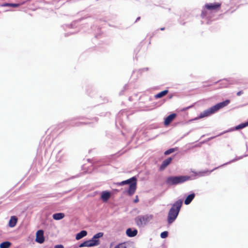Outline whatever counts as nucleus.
Returning a JSON list of instances; mask_svg holds the SVG:
<instances>
[{
  "instance_id": "f257e3e1",
  "label": "nucleus",
  "mask_w": 248,
  "mask_h": 248,
  "mask_svg": "<svg viewBox=\"0 0 248 248\" xmlns=\"http://www.w3.org/2000/svg\"><path fill=\"white\" fill-rule=\"evenodd\" d=\"M183 203L182 200L176 201L170 210L168 216V222L169 224L172 223L178 215Z\"/></svg>"
},
{
  "instance_id": "f03ea898",
  "label": "nucleus",
  "mask_w": 248,
  "mask_h": 248,
  "mask_svg": "<svg viewBox=\"0 0 248 248\" xmlns=\"http://www.w3.org/2000/svg\"><path fill=\"white\" fill-rule=\"evenodd\" d=\"M126 184H129V187L127 193L129 196L133 195L137 188V179L135 177H133L128 180L123 181L121 182L117 183V186H123Z\"/></svg>"
},
{
  "instance_id": "7ed1b4c3",
  "label": "nucleus",
  "mask_w": 248,
  "mask_h": 248,
  "mask_svg": "<svg viewBox=\"0 0 248 248\" xmlns=\"http://www.w3.org/2000/svg\"><path fill=\"white\" fill-rule=\"evenodd\" d=\"M190 179V177L188 176H170L167 178L166 182L168 185H176L187 181Z\"/></svg>"
},
{
  "instance_id": "20e7f679",
  "label": "nucleus",
  "mask_w": 248,
  "mask_h": 248,
  "mask_svg": "<svg viewBox=\"0 0 248 248\" xmlns=\"http://www.w3.org/2000/svg\"><path fill=\"white\" fill-rule=\"evenodd\" d=\"M103 235V232H98L97 234H95L92 238V239L84 241L83 243L80 244L79 245V247H90L97 246L99 244L98 238L102 237Z\"/></svg>"
},
{
  "instance_id": "39448f33",
  "label": "nucleus",
  "mask_w": 248,
  "mask_h": 248,
  "mask_svg": "<svg viewBox=\"0 0 248 248\" xmlns=\"http://www.w3.org/2000/svg\"><path fill=\"white\" fill-rule=\"evenodd\" d=\"M153 218V215H146L144 216H138L135 218V220L137 225L139 227H141L150 221Z\"/></svg>"
},
{
  "instance_id": "423d86ee",
  "label": "nucleus",
  "mask_w": 248,
  "mask_h": 248,
  "mask_svg": "<svg viewBox=\"0 0 248 248\" xmlns=\"http://www.w3.org/2000/svg\"><path fill=\"white\" fill-rule=\"evenodd\" d=\"M221 3L215 2L214 3H207L205 5V7L208 10L217 11L220 8Z\"/></svg>"
},
{
  "instance_id": "0eeeda50",
  "label": "nucleus",
  "mask_w": 248,
  "mask_h": 248,
  "mask_svg": "<svg viewBox=\"0 0 248 248\" xmlns=\"http://www.w3.org/2000/svg\"><path fill=\"white\" fill-rule=\"evenodd\" d=\"M215 112H216V111H215L214 108H213V107H211L210 108H209L206 110H205L203 112H201L198 118L199 119H202L204 117L209 116L210 115H211Z\"/></svg>"
},
{
  "instance_id": "6e6552de",
  "label": "nucleus",
  "mask_w": 248,
  "mask_h": 248,
  "mask_svg": "<svg viewBox=\"0 0 248 248\" xmlns=\"http://www.w3.org/2000/svg\"><path fill=\"white\" fill-rule=\"evenodd\" d=\"M230 102V100L227 99L224 101L219 103L216 105L213 106V108H214L216 112L219 109L222 108L226 106H227Z\"/></svg>"
},
{
  "instance_id": "1a4fd4ad",
  "label": "nucleus",
  "mask_w": 248,
  "mask_h": 248,
  "mask_svg": "<svg viewBox=\"0 0 248 248\" xmlns=\"http://www.w3.org/2000/svg\"><path fill=\"white\" fill-rule=\"evenodd\" d=\"M36 241L40 244L43 243L44 241V232L42 230H39L36 234Z\"/></svg>"
},
{
  "instance_id": "9d476101",
  "label": "nucleus",
  "mask_w": 248,
  "mask_h": 248,
  "mask_svg": "<svg viewBox=\"0 0 248 248\" xmlns=\"http://www.w3.org/2000/svg\"><path fill=\"white\" fill-rule=\"evenodd\" d=\"M172 158L169 157L164 160L159 167L160 170H163L171 162Z\"/></svg>"
},
{
  "instance_id": "9b49d317",
  "label": "nucleus",
  "mask_w": 248,
  "mask_h": 248,
  "mask_svg": "<svg viewBox=\"0 0 248 248\" xmlns=\"http://www.w3.org/2000/svg\"><path fill=\"white\" fill-rule=\"evenodd\" d=\"M176 115L175 113H172L168 117H167L164 121V124L165 125H168L176 117Z\"/></svg>"
},
{
  "instance_id": "f8f14e48",
  "label": "nucleus",
  "mask_w": 248,
  "mask_h": 248,
  "mask_svg": "<svg viewBox=\"0 0 248 248\" xmlns=\"http://www.w3.org/2000/svg\"><path fill=\"white\" fill-rule=\"evenodd\" d=\"M110 197V193L108 191H103L101 198L103 201L107 202Z\"/></svg>"
},
{
  "instance_id": "ddd939ff",
  "label": "nucleus",
  "mask_w": 248,
  "mask_h": 248,
  "mask_svg": "<svg viewBox=\"0 0 248 248\" xmlns=\"http://www.w3.org/2000/svg\"><path fill=\"white\" fill-rule=\"evenodd\" d=\"M17 218L16 216H12L10 218V219L9 221V226L10 227H15L17 223Z\"/></svg>"
},
{
  "instance_id": "4468645a",
  "label": "nucleus",
  "mask_w": 248,
  "mask_h": 248,
  "mask_svg": "<svg viewBox=\"0 0 248 248\" xmlns=\"http://www.w3.org/2000/svg\"><path fill=\"white\" fill-rule=\"evenodd\" d=\"M126 234L129 237H134L137 234L138 231L136 230H132L130 228L127 229L126 231Z\"/></svg>"
},
{
  "instance_id": "2eb2a0df",
  "label": "nucleus",
  "mask_w": 248,
  "mask_h": 248,
  "mask_svg": "<svg viewBox=\"0 0 248 248\" xmlns=\"http://www.w3.org/2000/svg\"><path fill=\"white\" fill-rule=\"evenodd\" d=\"M195 197V194L192 193L189 195L185 201V204L186 205L189 204Z\"/></svg>"
},
{
  "instance_id": "dca6fc26",
  "label": "nucleus",
  "mask_w": 248,
  "mask_h": 248,
  "mask_svg": "<svg viewBox=\"0 0 248 248\" xmlns=\"http://www.w3.org/2000/svg\"><path fill=\"white\" fill-rule=\"evenodd\" d=\"M65 217V215L62 213H59L53 214V218L55 220H60Z\"/></svg>"
},
{
  "instance_id": "f3484780",
  "label": "nucleus",
  "mask_w": 248,
  "mask_h": 248,
  "mask_svg": "<svg viewBox=\"0 0 248 248\" xmlns=\"http://www.w3.org/2000/svg\"><path fill=\"white\" fill-rule=\"evenodd\" d=\"M87 232L86 231H81L80 232L77 234L76 236V239L77 240H79L83 237L86 236Z\"/></svg>"
},
{
  "instance_id": "a211bd4d",
  "label": "nucleus",
  "mask_w": 248,
  "mask_h": 248,
  "mask_svg": "<svg viewBox=\"0 0 248 248\" xmlns=\"http://www.w3.org/2000/svg\"><path fill=\"white\" fill-rule=\"evenodd\" d=\"M169 91L168 90H164L158 93L155 94V98L156 99L161 98L164 96H165L168 93Z\"/></svg>"
},
{
  "instance_id": "6ab92c4d",
  "label": "nucleus",
  "mask_w": 248,
  "mask_h": 248,
  "mask_svg": "<svg viewBox=\"0 0 248 248\" xmlns=\"http://www.w3.org/2000/svg\"><path fill=\"white\" fill-rule=\"evenodd\" d=\"M248 126V121L246 123H242V124L237 125L236 126H235V130H239L240 129L244 128Z\"/></svg>"
},
{
  "instance_id": "aec40b11",
  "label": "nucleus",
  "mask_w": 248,
  "mask_h": 248,
  "mask_svg": "<svg viewBox=\"0 0 248 248\" xmlns=\"http://www.w3.org/2000/svg\"><path fill=\"white\" fill-rule=\"evenodd\" d=\"M11 244V243L8 241L2 242L0 244V248H9Z\"/></svg>"
},
{
  "instance_id": "412c9836",
  "label": "nucleus",
  "mask_w": 248,
  "mask_h": 248,
  "mask_svg": "<svg viewBox=\"0 0 248 248\" xmlns=\"http://www.w3.org/2000/svg\"><path fill=\"white\" fill-rule=\"evenodd\" d=\"M177 148L169 149V150L166 151L164 152V155H169L174 152L175 151H177Z\"/></svg>"
},
{
  "instance_id": "4be33fe9",
  "label": "nucleus",
  "mask_w": 248,
  "mask_h": 248,
  "mask_svg": "<svg viewBox=\"0 0 248 248\" xmlns=\"http://www.w3.org/2000/svg\"><path fill=\"white\" fill-rule=\"evenodd\" d=\"M114 248H127V244L126 242L122 243L116 245Z\"/></svg>"
},
{
  "instance_id": "5701e85b",
  "label": "nucleus",
  "mask_w": 248,
  "mask_h": 248,
  "mask_svg": "<svg viewBox=\"0 0 248 248\" xmlns=\"http://www.w3.org/2000/svg\"><path fill=\"white\" fill-rule=\"evenodd\" d=\"M24 3V2L21 3H6L4 5L7 6H10L13 7H17L20 5H22Z\"/></svg>"
},
{
  "instance_id": "b1692460",
  "label": "nucleus",
  "mask_w": 248,
  "mask_h": 248,
  "mask_svg": "<svg viewBox=\"0 0 248 248\" xmlns=\"http://www.w3.org/2000/svg\"><path fill=\"white\" fill-rule=\"evenodd\" d=\"M168 232L167 231L162 232L160 234V236H161V238H166L168 236Z\"/></svg>"
},
{
  "instance_id": "393cba45",
  "label": "nucleus",
  "mask_w": 248,
  "mask_h": 248,
  "mask_svg": "<svg viewBox=\"0 0 248 248\" xmlns=\"http://www.w3.org/2000/svg\"><path fill=\"white\" fill-rule=\"evenodd\" d=\"M54 248H64V247L62 245H57L55 246Z\"/></svg>"
},
{
  "instance_id": "a878e982",
  "label": "nucleus",
  "mask_w": 248,
  "mask_h": 248,
  "mask_svg": "<svg viewBox=\"0 0 248 248\" xmlns=\"http://www.w3.org/2000/svg\"><path fill=\"white\" fill-rule=\"evenodd\" d=\"M243 93V92L242 91H240L237 92L236 94L237 96H240Z\"/></svg>"
},
{
  "instance_id": "bb28decb",
  "label": "nucleus",
  "mask_w": 248,
  "mask_h": 248,
  "mask_svg": "<svg viewBox=\"0 0 248 248\" xmlns=\"http://www.w3.org/2000/svg\"><path fill=\"white\" fill-rule=\"evenodd\" d=\"M139 202V199H138V196H137L136 199H135V200H134V202L136 203V202Z\"/></svg>"
},
{
  "instance_id": "cd10ccee",
  "label": "nucleus",
  "mask_w": 248,
  "mask_h": 248,
  "mask_svg": "<svg viewBox=\"0 0 248 248\" xmlns=\"http://www.w3.org/2000/svg\"><path fill=\"white\" fill-rule=\"evenodd\" d=\"M140 17H138L137 18V19H136V22H137V21H138V20H139L140 19Z\"/></svg>"
},
{
  "instance_id": "c85d7f7f",
  "label": "nucleus",
  "mask_w": 248,
  "mask_h": 248,
  "mask_svg": "<svg viewBox=\"0 0 248 248\" xmlns=\"http://www.w3.org/2000/svg\"><path fill=\"white\" fill-rule=\"evenodd\" d=\"M160 30H161V31H163V30H165V28H161V29H160Z\"/></svg>"
},
{
  "instance_id": "c756f323",
  "label": "nucleus",
  "mask_w": 248,
  "mask_h": 248,
  "mask_svg": "<svg viewBox=\"0 0 248 248\" xmlns=\"http://www.w3.org/2000/svg\"><path fill=\"white\" fill-rule=\"evenodd\" d=\"M209 85H204V87H207V86H208Z\"/></svg>"
}]
</instances>
